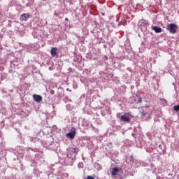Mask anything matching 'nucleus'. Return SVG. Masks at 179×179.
Here are the masks:
<instances>
[{
  "label": "nucleus",
  "instance_id": "obj_1",
  "mask_svg": "<svg viewBox=\"0 0 179 179\" xmlns=\"http://www.w3.org/2000/svg\"><path fill=\"white\" fill-rule=\"evenodd\" d=\"M178 29V27L176 24H169L167 30L170 33H172V34H175V33H177V29Z\"/></svg>",
  "mask_w": 179,
  "mask_h": 179
},
{
  "label": "nucleus",
  "instance_id": "obj_2",
  "mask_svg": "<svg viewBox=\"0 0 179 179\" xmlns=\"http://www.w3.org/2000/svg\"><path fill=\"white\" fill-rule=\"evenodd\" d=\"M75 135H76V129L73 127L71 128V132L66 134V136L70 139H73L75 138Z\"/></svg>",
  "mask_w": 179,
  "mask_h": 179
},
{
  "label": "nucleus",
  "instance_id": "obj_3",
  "mask_svg": "<svg viewBox=\"0 0 179 179\" xmlns=\"http://www.w3.org/2000/svg\"><path fill=\"white\" fill-rule=\"evenodd\" d=\"M33 99L34 101H36V103H40V101H43V96H41V95L34 94Z\"/></svg>",
  "mask_w": 179,
  "mask_h": 179
},
{
  "label": "nucleus",
  "instance_id": "obj_4",
  "mask_svg": "<svg viewBox=\"0 0 179 179\" xmlns=\"http://www.w3.org/2000/svg\"><path fill=\"white\" fill-rule=\"evenodd\" d=\"M148 24V21L145 20H141L138 22V26L141 27V29H143V27H145V26Z\"/></svg>",
  "mask_w": 179,
  "mask_h": 179
},
{
  "label": "nucleus",
  "instance_id": "obj_5",
  "mask_svg": "<svg viewBox=\"0 0 179 179\" xmlns=\"http://www.w3.org/2000/svg\"><path fill=\"white\" fill-rule=\"evenodd\" d=\"M120 120H121L122 121H124V122H129V121H130L129 117H127V115H121V116H120Z\"/></svg>",
  "mask_w": 179,
  "mask_h": 179
},
{
  "label": "nucleus",
  "instance_id": "obj_6",
  "mask_svg": "<svg viewBox=\"0 0 179 179\" xmlns=\"http://www.w3.org/2000/svg\"><path fill=\"white\" fill-rule=\"evenodd\" d=\"M57 51H58V49L57 48H52L50 50V54L52 57H55L57 55Z\"/></svg>",
  "mask_w": 179,
  "mask_h": 179
},
{
  "label": "nucleus",
  "instance_id": "obj_7",
  "mask_svg": "<svg viewBox=\"0 0 179 179\" xmlns=\"http://www.w3.org/2000/svg\"><path fill=\"white\" fill-rule=\"evenodd\" d=\"M27 19H29V14L24 13L20 17V20H24V22H26Z\"/></svg>",
  "mask_w": 179,
  "mask_h": 179
},
{
  "label": "nucleus",
  "instance_id": "obj_8",
  "mask_svg": "<svg viewBox=\"0 0 179 179\" xmlns=\"http://www.w3.org/2000/svg\"><path fill=\"white\" fill-rule=\"evenodd\" d=\"M152 29L155 33H162V29L159 27L152 26Z\"/></svg>",
  "mask_w": 179,
  "mask_h": 179
},
{
  "label": "nucleus",
  "instance_id": "obj_9",
  "mask_svg": "<svg viewBox=\"0 0 179 179\" xmlns=\"http://www.w3.org/2000/svg\"><path fill=\"white\" fill-rule=\"evenodd\" d=\"M120 171L118 168H115L112 171V176H117V173Z\"/></svg>",
  "mask_w": 179,
  "mask_h": 179
},
{
  "label": "nucleus",
  "instance_id": "obj_10",
  "mask_svg": "<svg viewBox=\"0 0 179 179\" xmlns=\"http://www.w3.org/2000/svg\"><path fill=\"white\" fill-rule=\"evenodd\" d=\"M71 152H72V153H78V150L76 148H71Z\"/></svg>",
  "mask_w": 179,
  "mask_h": 179
},
{
  "label": "nucleus",
  "instance_id": "obj_11",
  "mask_svg": "<svg viewBox=\"0 0 179 179\" xmlns=\"http://www.w3.org/2000/svg\"><path fill=\"white\" fill-rule=\"evenodd\" d=\"M175 111H179V105H176L173 107Z\"/></svg>",
  "mask_w": 179,
  "mask_h": 179
},
{
  "label": "nucleus",
  "instance_id": "obj_12",
  "mask_svg": "<svg viewBox=\"0 0 179 179\" xmlns=\"http://www.w3.org/2000/svg\"><path fill=\"white\" fill-rule=\"evenodd\" d=\"M140 113H141V114H143V115H146V112H145V110H143V109H141V110H140Z\"/></svg>",
  "mask_w": 179,
  "mask_h": 179
},
{
  "label": "nucleus",
  "instance_id": "obj_13",
  "mask_svg": "<svg viewBox=\"0 0 179 179\" xmlns=\"http://www.w3.org/2000/svg\"><path fill=\"white\" fill-rule=\"evenodd\" d=\"M138 101H139V103H142V98H139Z\"/></svg>",
  "mask_w": 179,
  "mask_h": 179
}]
</instances>
